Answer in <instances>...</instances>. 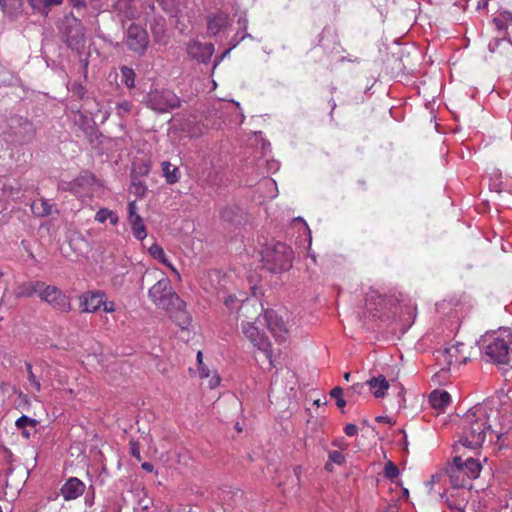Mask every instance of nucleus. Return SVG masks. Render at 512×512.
<instances>
[{
    "instance_id": "ddd939ff",
    "label": "nucleus",
    "mask_w": 512,
    "mask_h": 512,
    "mask_svg": "<svg viewBox=\"0 0 512 512\" xmlns=\"http://www.w3.org/2000/svg\"><path fill=\"white\" fill-rule=\"evenodd\" d=\"M265 321L271 333L277 340H284L290 330V326L276 312L270 310L265 312Z\"/></svg>"
},
{
    "instance_id": "13d9d810",
    "label": "nucleus",
    "mask_w": 512,
    "mask_h": 512,
    "mask_svg": "<svg viewBox=\"0 0 512 512\" xmlns=\"http://www.w3.org/2000/svg\"><path fill=\"white\" fill-rule=\"evenodd\" d=\"M376 420H377L378 422H386V423H388V424H391V420H390V418H389V417H387V416H379V417H377V418H376Z\"/></svg>"
},
{
    "instance_id": "f257e3e1",
    "label": "nucleus",
    "mask_w": 512,
    "mask_h": 512,
    "mask_svg": "<svg viewBox=\"0 0 512 512\" xmlns=\"http://www.w3.org/2000/svg\"><path fill=\"white\" fill-rule=\"evenodd\" d=\"M148 297L158 308L165 310L170 318L182 329L190 324L185 303L173 290L167 277L158 280L148 291Z\"/></svg>"
},
{
    "instance_id": "6e6d98bb",
    "label": "nucleus",
    "mask_w": 512,
    "mask_h": 512,
    "mask_svg": "<svg viewBox=\"0 0 512 512\" xmlns=\"http://www.w3.org/2000/svg\"><path fill=\"white\" fill-rule=\"evenodd\" d=\"M238 23H239L240 28H242L244 30L246 29V27H247V19L246 18L240 17L238 20Z\"/></svg>"
},
{
    "instance_id": "09e8293b",
    "label": "nucleus",
    "mask_w": 512,
    "mask_h": 512,
    "mask_svg": "<svg viewBox=\"0 0 512 512\" xmlns=\"http://www.w3.org/2000/svg\"><path fill=\"white\" fill-rule=\"evenodd\" d=\"M118 109L119 111L122 110L123 112L128 113L131 109V105L128 102H123L118 104Z\"/></svg>"
},
{
    "instance_id": "f704fd0d",
    "label": "nucleus",
    "mask_w": 512,
    "mask_h": 512,
    "mask_svg": "<svg viewBox=\"0 0 512 512\" xmlns=\"http://www.w3.org/2000/svg\"><path fill=\"white\" fill-rule=\"evenodd\" d=\"M138 207L135 201H130L128 203V220L134 219L136 217H141L138 212Z\"/></svg>"
},
{
    "instance_id": "bb28decb",
    "label": "nucleus",
    "mask_w": 512,
    "mask_h": 512,
    "mask_svg": "<svg viewBox=\"0 0 512 512\" xmlns=\"http://www.w3.org/2000/svg\"><path fill=\"white\" fill-rule=\"evenodd\" d=\"M489 50L491 52L505 53L512 58V42L506 39H496L489 43Z\"/></svg>"
},
{
    "instance_id": "39448f33",
    "label": "nucleus",
    "mask_w": 512,
    "mask_h": 512,
    "mask_svg": "<svg viewBox=\"0 0 512 512\" xmlns=\"http://www.w3.org/2000/svg\"><path fill=\"white\" fill-rule=\"evenodd\" d=\"M260 255L263 265L271 272L285 271L292 265L293 251L282 242L267 245Z\"/></svg>"
},
{
    "instance_id": "5701e85b",
    "label": "nucleus",
    "mask_w": 512,
    "mask_h": 512,
    "mask_svg": "<svg viewBox=\"0 0 512 512\" xmlns=\"http://www.w3.org/2000/svg\"><path fill=\"white\" fill-rule=\"evenodd\" d=\"M33 10L43 16H47L51 7L60 6L63 0H28Z\"/></svg>"
},
{
    "instance_id": "864d4df0",
    "label": "nucleus",
    "mask_w": 512,
    "mask_h": 512,
    "mask_svg": "<svg viewBox=\"0 0 512 512\" xmlns=\"http://www.w3.org/2000/svg\"><path fill=\"white\" fill-rule=\"evenodd\" d=\"M150 171V166L146 163L142 164L140 167H139V172L142 174V175H146L148 174V172Z\"/></svg>"
},
{
    "instance_id": "1a4fd4ad",
    "label": "nucleus",
    "mask_w": 512,
    "mask_h": 512,
    "mask_svg": "<svg viewBox=\"0 0 512 512\" xmlns=\"http://www.w3.org/2000/svg\"><path fill=\"white\" fill-rule=\"evenodd\" d=\"M242 331L246 338L256 347L260 352L263 353L266 360L269 361V365L271 367L274 366L272 360V353L270 350V342L266 335L259 329L255 323L252 322H242Z\"/></svg>"
},
{
    "instance_id": "72a5a7b5",
    "label": "nucleus",
    "mask_w": 512,
    "mask_h": 512,
    "mask_svg": "<svg viewBox=\"0 0 512 512\" xmlns=\"http://www.w3.org/2000/svg\"><path fill=\"white\" fill-rule=\"evenodd\" d=\"M27 372H28V380L31 383V385L35 388L37 392H40L41 390V384L39 380L36 378L35 374L33 373L31 364H27Z\"/></svg>"
},
{
    "instance_id": "c03bdc74",
    "label": "nucleus",
    "mask_w": 512,
    "mask_h": 512,
    "mask_svg": "<svg viewBox=\"0 0 512 512\" xmlns=\"http://www.w3.org/2000/svg\"><path fill=\"white\" fill-rule=\"evenodd\" d=\"M237 301V299L232 296V295H229L227 298H225V305L229 308V309H232L234 303Z\"/></svg>"
},
{
    "instance_id": "4c0bfd02",
    "label": "nucleus",
    "mask_w": 512,
    "mask_h": 512,
    "mask_svg": "<svg viewBox=\"0 0 512 512\" xmlns=\"http://www.w3.org/2000/svg\"><path fill=\"white\" fill-rule=\"evenodd\" d=\"M344 432L347 436H355L358 433V428L354 424H347L344 428Z\"/></svg>"
},
{
    "instance_id": "423d86ee",
    "label": "nucleus",
    "mask_w": 512,
    "mask_h": 512,
    "mask_svg": "<svg viewBox=\"0 0 512 512\" xmlns=\"http://www.w3.org/2000/svg\"><path fill=\"white\" fill-rule=\"evenodd\" d=\"M62 40L73 50H81L85 46V28L81 21L72 13L64 16L59 25Z\"/></svg>"
},
{
    "instance_id": "0e129e2a",
    "label": "nucleus",
    "mask_w": 512,
    "mask_h": 512,
    "mask_svg": "<svg viewBox=\"0 0 512 512\" xmlns=\"http://www.w3.org/2000/svg\"><path fill=\"white\" fill-rule=\"evenodd\" d=\"M350 376H351V375H350V373H349V372H346V373L344 374V379H345L346 381H349V380H350Z\"/></svg>"
},
{
    "instance_id": "c756f323",
    "label": "nucleus",
    "mask_w": 512,
    "mask_h": 512,
    "mask_svg": "<svg viewBox=\"0 0 512 512\" xmlns=\"http://www.w3.org/2000/svg\"><path fill=\"white\" fill-rule=\"evenodd\" d=\"M490 179H491V183H490V189L497 192V193H501L503 188H502V173L500 170L498 169H494L493 172L491 173V176H490Z\"/></svg>"
},
{
    "instance_id": "a878e982",
    "label": "nucleus",
    "mask_w": 512,
    "mask_h": 512,
    "mask_svg": "<svg viewBox=\"0 0 512 512\" xmlns=\"http://www.w3.org/2000/svg\"><path fill=\"white\" fill-rule=\"evenodd\" d=\"M32 213L37 217H46L51 214L52 206L46 199H39L31 204Z\"/></svg>"
},
{
    "instance_id": "4468645a",
    "label": "nucleus",
    "mask_w": 512,
    "mask_h": 512,
    "mask_svg": "<svg viewBox=\"0 0 512 512\" xmlns=\"http://www.w3.org/2000/svg\"><path fill=\"white\" fill-rule=\"evenodd\" d=\"M214 52V46L211 43H201L198 41H191L187 46L188 55L199 62H209Z\"/></svg>"
},
{
    "instance_id": "2eb2a0df",
    "label": "nucleus",
    "mask_w": 512,
    "mask_h": 512,
    "mask_svg": "<svg viewBox=\"0 0 512 512\" xmlns=\"http://www.w3.org/2000/svg\"><path fill=\"white\" fill-rule=\"evenodd\" d=\"M105 294L103 292H87L80 297V306L82 312L94 313L98 311L102 304Z\"/></svg>"
},
{
    "instance_id": "37998d69",
    "label": "nucleus",
    "mask_w": 512,
    "mask_h": 512,
    "mask_svg": "<svg viewBox=\"0 0 512 512\" xmlns=\"http://www.w3.org/2000/svg\"><path fill=\"white\" fill-rule=\"evenodd\" d=\"M125 271H121L119 274L115 275L112 279L113 284L115 286H121L123 283V275L125 274Z\"/></svg>"
},
{
    "instance_id": "bf43d9fd",
    "label": "nucleus",
    "mask_w": 512,
    "mask_h": 512,
    "mask_svg": "<svg viewBox=\"0 0 512 512\" xmlns=\"http://www.w3.org/2000/svg\"><path fill=\"white\" fill-rule=\"evenodd\" d=\"M157 1L163 6V9L168 10L167 0H157Z\"/></svg>"
},
{
    "instance_id": "2f4dec72",
    "label": "nucleus",
    "mask_w": 512,
    "mask_h": 512,
    "mask_svg": "<svg viewBox=\"0 0 512 512\" xmlns=\"http://www.w3.org/2000/svg\"><path fill=\"white\" fill-rule=\"evenodd\" d=\"M384 475L386 478L394 480L399 475V469L393 462L389 461L384 467Z\"/></svg>"
},
{
    "instance_id": "9d476101",
    "label": "nucleus",
    "mask_w": 512,
    "mask_h": 512,
    "mask_svg": "<svg viewBox=\"0 0 512 512\" xmlns=\"http://www.w3.org/2000/svg\"><path fill=\"white\" fill-rule=\"evenodd\" d=\"M38 296L43 302L49 304L56 310L61 312H68L71 310L69 296L54 285H47L43 282V287H41Z\"/></svg>"
},
{
    "instance_id": "052dcab7",
    "label": "nucleus",
    "mask_w": 512,
    "mask_h": 512,
    "mask_svg": "<svg viewBox=\"0 0 512 512\" xmlns=\"http://www.w3.org/2000/svg\"><path fill=\"white\" fill-rule=\"evenodd\" d=\"M202 359H203V354H202V352H201V351H199V352L197 353V361H198L199 365H200V364H203Z\"/></svg>"
},
{
    "instance_id": "b1692460",
    "label": "nucleus",
    "mask_w": 512,
    "mask_h": 512,
    "mask_svg": "<svg viewBox=\"0 0 512 512\" xmlns=\"http://www.w3.org/2000/svg\"><path fill=\"white\" fill-rule=\"evenodd\" d=\"M162 174L166 182L170 185L177 183L180 179L179 169L169 161L162 162Z\"/></svg>"
},
{
    "instance_id": "cd10ccee",
    "label": "nucleus",
    "mask_w": 512,
    "mask_h": 512,
    "mask_svg": "<svg viewBox=\"0 0 512 512\" xmlns=\"http://www.w3.org/2000/svg\"><path fill=\"white\" fill-rule=\"evenodd\" d=\"M94 219L96 222L101 224L109 221L111 225H116L119 221L118 215L108 208H100L95 214Z\"/></svg>"
},
{
    "instance_id": "69168bd1",
    "label": "nucleus",
    "mask_w": 512,
    "mask_h": 512,
    "mask_svg": "<svg viewBox=\"0 0 512 512\" xmlns=\"http://www.w3.org/2000/svg\"><path fill=\"white\" fill-rule=\"evenodd\" d=\"M236 430L238 432H241L242 431V428L239 426V424L237 423L236 426H235Z\"/></svg>"
},
{
    "instance_id": "c85d7f7f",
    "label": "nucleus",
    "mask_w": 512,
    "mask_h": 512,
    "mask_svg": "<svg viewBox=\"0 0 512 512\" xmlns=\"http://www.w3.org/2000/svg\"><path fill=\"white\" fill-rule=\"evenodd\" d=\"M345 461V456L340 451H330L328 453V461L325 468L328 471H333V464L342 465Z\"/></svg>"
},
{
    "instance_id": "9b49d317",
    "label": "nucleus",
    "mask_w": 512,
    "mask_h": 512,
    "mask_svg": "<svg viewBox=\"0 0 512 512\" xmlns=\"http://www.w3.org/2000/svg\"><path fill=\"white\" fill-rule=\"evenodd\" d=\"M149 37L147 31L137 25L131 24L126 32V45L135 53L143 54L148 47Z\"/></svg>"
},
{
    "instance_id": "f3484780",
    "label": "nucleus",
    "mask_w": 512,
    "mask_h": 512,
    "mask_svg": "<svg viewBox=\"0 0 512 512\" xmlns=\"http://www.w3.org/2000/svg\"><path fill=\"white\" fill-rule=\"evenodd\" d=\"M151 33L154 42L159 46H167L170 42V33L168 32L163 18H155L151 24Z\"/></svg>"
},
{
    "instance_id": "774afa93",
    "label": "nucleus",
    "mask_w": 512,
    "mask_h": 512,
    "mask_svg": "<svg viewBox=\"0 0 512 512\" xmlns=\"http://www.w3.org/2000/svg\"><path fill=\"white\" fill-rule=\"evenodd\" d=\"M202 134V131H200L199 133H192L193 136H199Z\"/></svg>"
},
{
    "instance_id": "0eeeda50",
    "label": "nucleus",
    "mask_w": 512,
    "mask_h": 512,
    "mask_svg": "<svg viewBox=\"0 0 512 512\" xmlns=\"http://www.w3.org/2000/svg\"><path fill=\"white\" fill-rule=\"evenodd\" d=\"M101 184L95 176L90 173H83L67 184L66 189L82 201H87L101 192Z\"/></svg>"
},
{
    "instance_id": "4d7b16f0",
    "label": "nucleus",
    "mask_w": 512,
    "mask_h": 512,
    "mask_svg": "<svg viewBox=\"0 0 512 512\" xmlns=\"http://www.w3.org/2000/svg\"><path fill=\"white\" fill-rule=\"evenodd\" d=\"M250 305H251V301L247 299V300L243 301L242 305L240 306V310L248 311V308Z\"/></svg>"
},
{
    "instance_id": "7c9ffc66",
    "label": "nucleus",
    "mask_w": 512,
    "mask_h": 512,
    "mask_svg": "<svg viewBox=\"0 0 512 512\" xmlns=\"http://www.w3.org/2000/svg\"><path fill=\"white\" fill-rule=\"evenodd\" d=\"M121 75H122L124 83L127 87L134 86L135 73H134L133 69L128 68V67H122Z\"/></svg>"
},
{
    "instance_id": "de8ad7c7",
    "label": "nucleus",
    "mask_w": 512,
    "mask_h": 512,
    "mask_svg": "<svg viewBox=\"0 0 512 512\" xmlns=\"http://www.w3.org/2000/svg\"><path fill=\"white\" fill-rule=\"evenodd\" d=\"M262 185H264L267 188L270 189H276V182L273 179H266L262 182Z\"/></svg>"
},
{
    "instance_id": "49530a36",
    "label": "nucleus",
    "mask_w": 512,
    "mask_h": 512,
    "mask_svg": "<svg viewBox=\"0 0 512 512\" xmlns=\"http://www.w3.org/2000/svg\"><path fill=\"white\" fill-rule=\"evenodd\" d=\"M332 445L341 450H345L347 448V443H345L343 439L333 441Z\"/></svg>"
},
{
    "instance_id": "603ef678",
    "label": "nucleus",
    "mask_w": 512,
    "mask_h": 512,
    "mask_svg": "<svg viewBox=\"0 0 512 512\" xmlns=\"http://www.w3.org/2000/svg\"><path fill=\"white\" fill-rule=\"evenodd\" d=\"M501 425H502V430L510 429L512 427V417L504 420V422Z\"/></svg>"
},
{
    "instance_id": "aec40b11",
    "label": "nucleus",
    "mask_w": 512,
    "mask_h": 512,
    "mask_svg": "<svg viewBox=\"0 0 512 512\" xmlns=\"http://www.w3.org/2000/svg\"><path fill=\"white\" fill-rule=\"evenodd\" d=\"M229 23L228 15L225 13H219L209 17L208 19V32L209 34L215 36L224 28L227 27Z\"/></svg>"
},
{
    "instance_id": "ea45409f",
    "label": "nucleus",
    "mask_w": 512,
    "mask_h": 512,
    "mask_svg": "<svg viewBox=\"0 0 512 512\" xmlns=\"http://www.w3.org/2000/svg\"><path fill=\"white\" fill-rule=\"evenodd\" d=\"M238 42H239V41H236V42L232 45V47H231V48L227 49L226 51H224V52L222 53V55H221V56L216 60V62L214 63V67H213V69H215V68L217 67V65H218V64H219V63H220V62H221L225 57H227V56L229 55V53H230L231 49H233L234 47H236V46H237V44H238Z\"/></svg>"
},
{
    "instance_id": "6ab92c4d",
    "label": "nucleus",
    "mask_w": 512,
    "mask_h": 512,
    "mask_svg": "<svg viewBox=\"0 0 512 512\" xmlns=\"http://www.w3.org/2000/svg\"><path fill=\"white\" fill-rule=\"evenodd\" d=\"M365 384L369 386L371 392L376 398L384 397L390 387L389 382L383 375L372 377Z\"/></svg>"
},
{
    "instance_id": "8fccbe9b",
    "label": "nucleus",
    "mask_w": 512,
    "mask_h": 512,
    "mask_svg": "<svg viewBox=\"0 0 512 512\" xmlns=\"http://www.w3.org/2000/svg\"><path fill=\"white\" fill-rule=\"evenodd\" d=\"M69 2L74 8L84 7L86 5L83 0H69Z\"/></svg>"
},
{
    "instance_id": "dca6fc26",
    "label": "nucleus",
    "mask_w": 512,
    "mask_h": 512,
    "mask_svg": "<svg viewBox=\"0 0 512 512\" xmlns=\"http://www.w3.org/2000/svg\"><path fill=\"white\" fill-rule=\"evenodd\" d=\"M85 484L76 477L69 478L61 487V495L66 501L80 497L85 491Z\"/></svg>"
},
{
    "instance_id": "6e6552de",
    "label": "nucleus",
    "mask_w": 512,
    "mask_h": 512,
    "mask_svg": "<svg viewBox=\"0 0 512 512\" xmlns=\"http://www.w3.org/2000/svg\"><path fill=\"white\" fill-rule=\"evenodd\" d=\"M147 106L160 113L169 111L170 109L177 108L180 100L177 95L167 89L150 91L146 99Z\"/></svg>"
},
{
    "instance_id": "393cba45",
    "label": "nucleus",
    "mask_w": 512,
    "mask_h": 512,
    "mask_svg": "<svg viewBox=\"0 0 512 512\" xmlns=\"http://www.w3.org/2000/svg\"><path fill=\"white\" fill-rule=\"evenodd\" d=\"M133 236L138 240H144L147 237L146 227L142 217H136L128 220Z\"/></svg>"
},
{
    "instance_id": "a211bd4d",
    "label": "nucleus",
    "mask_w": 512,
    "mask_h": 512,
    "mask_svg": "<svg viewBox=\"0 0 512 512\" xmlns=\"http://www.w3.org/2000/svg\"><path fill=\"white\" fill-rule=\"evenodd\" d=\"M450 401V394L444 390H434L429 395V402L438 413L444 412Z\"/></svg>"
},
{
    "instance_id": "f8f14e48",
    "label": "nucleus",
    "mask_w": 512,
    "mask_h": 512,
    "mask_svg": "<svg viewBox=\"0 0 512 512\" xmlns=\"http://www.w3.org/2000/svg\"><path fill=\"white\" fill-rule=\"evenodd\" d=\"M466 346L463 343H456L447 347L438 357L439 361H443L448 369L458 367L467 363L469 356L465 354Z\"/></svg>"
},
{
    "instance_id": "79ce46f5",
    "label": "nucleus",
    "mask_w": 512,
    "mask_h": 512,
    "mask_svg": "<svg viewBox=\"0 0 512 512\" xmlns=\"http://www.w3.org/2000/svg\"><path fill=\"white\" fill-rule=\"evenodd\" d=\"M199 375L201 378H209L210 372L209 369L204 366L203 364H200L198 367Z\"/></svg>"
},
{
    "instance_id": "5fc2aeb1",
    "label": "nucleus",
    "mask_w": 512,
    "mask_h": 512,
    "mask_svg": "<svg viewBox=\"0 0 512 512\" xmlns=\"http://www.w3.org/2000/svg\"><path fill=\"white\" fill-rule=\"evenodd\" d=\"M297 220H299V221L303 222L304 228H305V230H306V231H307V233H308L309 245H311L312 236H311V231H310V229H309L308 225H307V224L303 221V219H301V218H298Z\"/></svg>"
},
{
    "instance_id": "473e14b6",
    "label": "nucleus",
    "mask_w": 512,
    "mask_h": 512,
    "mask_svg": "<svg viewBox=\"0 0 512 512\" xmlns=\"http://www.w3.org/2000/svg\"><path fill=\"white\" fill-rule=\"evenodd\" d=\"M331 397L336 399V404L339 408H343L346 404L343 399V390L341 387H334L330 392Z\"/></svg>"
},
{
    "instance_id": "58836bf2",
    "label": "nucleus",
    "mask_w": 512,
    "mask_h": 512,
    "mask_svg": "<svg viewBox=\"0 0 512 512\" xmlns=\"http://www.w3.org/2000/svg\"><path fill=\"white\" fill-rule=\"evenodd\" d=\"M220 384V377L218 374L212 375L208 380V387L211 389L216 388Z\"/></svg>"
},
{
    "instance_id": "c9c22d12",
    "label": "nucleus",
    "mask_w": 512,
    "mask_h": 512,
    "mask_svg": "<svg viewBox=\"0 0 512 512\" xmlns=\"http://www.w3.org/2000/svg\"><path fill=\"white\" fill-rule=\"evenodd\" d=\"M34 421L26 415H22L16 420V426L18 428H24L27 425H31Z\"/></svg>"
},
{
    "instance_id": "412c9836",
    "label": "nucleus",
    "mask_w": 512,
    "mask_h": 512,
    "mask_svg": "<svg viewBox=\"0 0 512 512\" xmlns=\"http://www.w3.org/2000/svg\"><path fill=\"white\" fill-rule=\"evenodd\" d=\"M149 251V254L156 260H158L159 262H161L162 264H164L165 266H167L171 272L178 278L180 279V274L178 272V270L175 268V266L168 260V258L166 257V254L163 250V248L161 246H159L158 244H153L151 247H149L148 249Z\"/></svg>"
},
{
    "instance_id": "20e7f679",
    "label": "nucleus",
    "mask_w": 512,
    "mask_h": 512,
    "mask_svg": "<svg viewBox=\"0 0 512 512\" xmlns=\"http://www.w3.org/2000/svg\"><path fill=\"white\" fill-rule=\"evenodd\" d=\"M482 466L472 457L465 460L461 456H455L453 462L446 469L449 482L453 488H471L472 480L479 477Z\"/></svg>"
},
{
    "instance_id": "680f3d73",
    "label": "nucleus",
    "mask_w": 512,
    "mask_h": 512,
    "mask_svg": "<svg viewBox=\"0 0 512 512\" xmlns=\"http://www.w3.org/2000/svg\"><path fill=\"white\" fill-rule=\"evenodd\" d=\"M487 4H488V0H480V2L478 4V8L486 7Z\"/></svg>"
},
{
    "instance_id": "a19ab883",
    "label": "nucleus",
    "mask_w": 512,
    "mask_h": 512,
    "mask_svg": "<svg viewBox=\"0 0 512 512\" xmlns=\"http://www.w3.org/2000/svg\"><path fill=\"white\" fill-rule=\"evenodd\" d=\"M130 452L135 458L140 459V451L136 442H130Z\"/></svg>"
},
{
    "instance_id": "e2e57ef3",
    "label": "nucleus",
    "mask_w": 512,
    "mask_h": 512,
    "mask_svg": "<svg viewBox=\"0 0 512 512\" xmlns=\"http://www.w3.org/2000/svg\"><path fill=\"white\" fill-rule=\"evenodd\" d=\"M362 387H363V384H355V385H353L351 388H352L354 391H359Z\"/></svg>"
},
{
    "instance_id": "a18cd8bd",
    "label": "nucleus",
    "mask_w": 512,
    "mask_h": 512,
    "mask_svg": "<svg viewBox=\"0 0 512 512\" xmlns=\"http://www.w3.org/2000/svg\"><path fill=\"white\" fill-rule=\"evenodd\" d=\"M222 218H223V219H225L226 221H233V218H232V209L227 208V209L223 210V212H222Z\"/></svg>"
},
{
    "instance_id": "338daca9",
    "label": "nucleus",
    "mask_w": 512,
    "mask_h": 512,
    "mask_svg": "<svg viewBox=\"0 0 512 512\" xmlns=\"http://www.w3.org/2000/svg\"><path fill=\"white\" fill-rule=\"evenodd\" d=\"M494 22L497 24L498 27H500V22H501L500 20L494 19Z\"/></svg>"
},
{
    "instance_id": "7ed1b4c3",
    "label": "nucleus",
    "mask_w": 512,
    "mask_h": 512,
    "mask_svg": "<svg viewBox=\"0 0 512 512\" xmlns=\"http://www.w3.org/2000/svg\"><path fill=\"white\" fill-rule=\"evenodd\" d=\"M487 360L498 364L508 365L512 360L510 345L512 333L508 328H500L497 331L487 332L479 341Z\"/></svg>"
},
{
    "instance_id": "f03ea898",
    "label": "nucleus",
    "mask_w": 512,
    "mask_h": 512,
    "mask_svg": "<svg viewBox=\"0 0 512 512\" xmlns=\"http://www.w3.org/2000/svg\"><path fill=\"white\" fill-rule=\"evenodd\" d=\"M489 428L487 407L484 405L472 407L462 418L459 444L473 450L480 448Z\"/></svg>"
},
{
    "instance_id": "3c124183",
    "label": "nucleus",
    "mask_w": 512,
    "mask_h": 512,
    "mask_svg": "<svg viewBox=\"0 0 512 512\" xmlns=\"http://www.w3.org/2000/svg\"><path fill=\"white\" fill-rule=\"evenodd\" d=\"M142 469L145 470L146 472H152L154 470V466L152 463L150 462H144L142 463L141 465Z\"/></svg>"
},
{
    "instance_id": "4be33fe9",
    "label": "nucleus",
    "mask_w": 512,
    "mask_h": 512,
    "mask_svg": "<svg viewBox=\"0 0 512 512\" xmlns=\"http://www.w3.org/2000/svg\"><path fill=\"white\" fill-rule=\"evenodd\" d=\"M41 287H43L42 281H30V282L20 284L15 291V296L17 298H21V297H31L34 294L39 295V291H40Z\"/></svg>"
},
{
    "instance_id": "e433bc0d",
    "label": "nucleus",
    "mask_w": 512,
    "mask_h": 512,
    "mask_svg": "<svg viewBox=\"0 0 512 512\" xmlns=\"http://www.w3.org/2000/svg\"><path fill=\"white\" fill-rule=\"evenodd\" d=\"M103 308V311L106 313H112L115 311V303L112 301H105V298H103V304L101 306Z\"/></svg>"
}]
</instances>
